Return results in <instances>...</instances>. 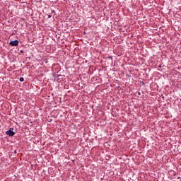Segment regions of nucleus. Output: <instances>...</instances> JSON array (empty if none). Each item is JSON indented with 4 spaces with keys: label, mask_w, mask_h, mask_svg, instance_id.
<instances>
[{
    "label": "nucleus",
    "mask_w": 181,
    "mask_h": 181,
    "mask_svg": "<svg viewBox=\"0 0 181 181\" xmlns=\"http://www.w3.org/2000/svg\"><path fill=\"white\" fill-rule=\"evenodd\" d=\"M6 135H8V136H13L15 135L13 128H10L7 132H6Z\"/></svg>",
    "instance_id": "obj_1"
},
{
    "label": "nucleus",
    "mask_w": 181,
    "mask_h": 181,
    "mask_svg": "<svg viewBox=\"0 0 181 181\" xmlns=\"http://www.w3.org/2000/svg\"><path fill=\"white\" fill-rule=\"evenodd\" d=\"M10 46H18L19 45V41L18 40H15L13 41H11L9 42Z\"/></svg>",
    "instance_id": "obj_2"
},
{
    "label": "nucleus",
    "mask_w": 181,
    "mask_h": 181,
    "mask_svg": "<svg viewBox=\"0 0 181 181\" xmlns=\"http://www.w3.org/2000/svg\"><path fill=\"white\" fill-rule=\"evenodd\" d=\"M19 80H20V81H21V82L25 81V78H24L23 77H21Z\"/></svg>",
    "instance_id": "obj_3"
},
{
    "label": "nucleus",
    "mask_w": 181,
    "mask_h": 181,
    "mask_svg": "<svg viewBox=\"0 0 181 181\" xmlns=\"http://www.w3.org/2000/svg\"><path fill=\"white\" fill-rule=\"evenodd\" d=\"M52 13H54V15H56V11H54V10H52Z\"/></svg>",
    "instance_id": "obj_4"
},
{
    "label": "nucleus",
    "mask_w": 181,
    "mask_h": 181,
    "mask_svg": "<svg viewBox=\"0 0 181 181\" xmlns=\"http://www.w3.org/2000/svg\"><path fill=\"white\" fill-rule=\"evenodd\" d=\"M48 18H52V14H49V15H48Z\"/></svg>",
    "instance_id": "obj_5"
},
{
    "label": "nucleus",
    "mask_w": 181,
    "mask_h": 181,
    "mask_svg": "<svg viewBox=\"0 0 181 181\" xmlns=\"http://www.w3.org/2000/svg\"><path fill=\"white\" fill-rule=\"evenodd\" d=\"M107 59H111V60H112V57L110 56L107 57Z\"/></svg>",
    "instance_id": "obj_6"
},
{
    "label": "nucleus",
    "mask_w": 181,
    "mask_h": 181,
    "mask_svg": "<svg viewBox=\"0 0 181 181\" xmlns=\"http://www.w3.org/2000/svg\"><path fill=\"white\" fill-rule=\"evenodd\" d=\"M37 2H42V0H37Z\"/></svg>",
    "instance_id": "obj_7"
},
{
    "label": "nucleus",
    "mask_w": 181,
    "mask_h": 181,
    "mask_svg": "<svg viewBox=\"0 0 181 181\" xmlns=\"http://www.w3.org/2000/svg\"><path fill=\"white\" fill-rule=\"evenodd\" d=\"M20 53H23V50H21V51H20Z\"/></svg>",
    "instance_id": "obj_8"
},
{
    "label": "nucleus",
    "mask_w": 181,
    "mask_h": 181,
    "mask_svg": "<svg viewBox=\"0 0 181 181\" xmlns=\"http://www.w3.org/2000/svg\"><path fill=\"white\" fill-rule=\"evenodd\" d=\"M14 153H17L16 150L14 151Z\"/></svg>",
    "instance_id": "obj_9"
},
{
    "label": "nucleus",
    "mask_w": 181,
    "mask_h": 181,
    "mask_svg": "<svg viewBox=\"0 0 181 181\" xmlns=\"http://www.w3.org/2000/svg\"><path fill=\"white\" fill-rule=\"evenodd\" d=\"M60 76H62V75H58L57 77H60Z\"/></svg>",
    "instance_id": "obj_10"
},
{
    "label": "nucleus",
    "mask_w": 181,
    "mask_h": 181,
    "mask_svg": "<svg viewBox=\"0 0 181 181\" xmlns=\"http://www.w3.org/2000/svg\"><path fill=\"white\" fill-rule=\"evenodd\" d=\"M177 179H180V177H178Z\"/></svg>",
    "instance_id": "obj_11"
}]
</instances>
